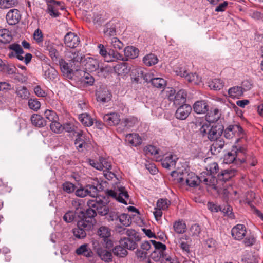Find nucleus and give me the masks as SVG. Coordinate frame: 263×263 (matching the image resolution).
Returning a JSON list of instances; mask_svg holds the SVG:
<instances>
[{"label":"nucleus","instance_id":"f257e3e1","mask_svg":"<svg viewBox=\"0 0 263 263\" xmlns=\"http://www.w3.org/2000/svg\"><path fill=\"white\" fill-rule=\"evenodd\" d=\"M205 172H202L200 176L198 177L192 172H189L185 169L184 170L174 171L171 175L176 177L178 182L184 184V182L190 187H195L199 185L200 183L203 182L205 184L216 188L217 179L211 175L205 176Z\"/></svg>","mask_w":263,"mask_h":263},{"label":"nucleus","instance_id":"f03ea898","mask_svg":"<svg viewBox=\"0 0 263 263\" xmlns=\"http://www.w3.org/2000/svg\"><path fill=\"white\" fill-rule=\"evenodd\" d=\"M109 196L116 199L119 202L127 205L129 201V195L125 187L121 185H117L114 190H110L107 191Z\"/></svg>","mask_w":263,"mask_h":263},{"label":"nucleus","instance_id":"7ed1b4c3","mask_svg":"<svg viewBox=\"0 0 263 263\" xmlns=\"http://www.w3.org/2000/svg\"><path fill=\"white\" fill-rule=\"evenodd\" d=\"M87 205L96 209V212L101 216L106 215L109 212L106 202L98 196L94 199L88 200Z\"/></svg>","mask_w":263,"mask_h":263},{"label":"nucleus","instance_id":"20e7f679","mask_svg":"<svg viewBox=\"0 0 263 263\" xmlns=\"http://www.w3.org/2000/svg\"><path fill=\"white\" fill-rule=\"evenodd\" d=\"M66 57L68 59L69 64L76 70H78L82 62H84L85 57L82 53L76 50H71L66 52Z\"/></svg>","mask_w":263,"mask_h":263},{"label":"nucleus","instance_id":"39448f33","mask_svg":"<svg viewBox=\"0 0 263 263\" xmlns=\"http://www.w3.org/2000/svg\"><path fill=\"white\" fill-rule=\"evenodd\" d=\"M97 234L102 238L100 242L104 247L109 249L113 246V242L110 239L111 236V230L106 226H101L97 231Z\"/></svg>","mask_w":263,"mask_h":263},{"label":"nucleus","instance_id":"423d86ee","mask_svg":"<svg viewBox=\"0 0 263 263\" xmlns=\"http://www.w3.org/2000/svg\"><path fill=\"white\" fill-rule=\"evenodd\" d=\"M92 246L100 258L105 261L109 262L112 259V254L110 252L103 249L102 244L100 243L98 239H93L92 241Z\"/></svg>","mask_w":263,"mask_h":263},{"label":"nucleus","instance_id":"0eeeda50","mask_svg":"<svg viewBox=\"0 0 263 263\" xmlns=\"http://www.w3.org/2000/svg\"><path fill=\"white\" fill-rule=\"evenodd\" d=\"M138 74V78L136 79L137 81L139 80L140 77H143L146 82L149 81L154 87L158 88L163 89L166 85L165 80L161 78H152L151 73H146L144 75L142 70H140Z\"/></svg>","mask_w":263,"mask_h":263},{"label":"nucleus","instance_id":"6e6552de","mask_svg":"<svg viewBox=\"0 0 263 263\" xmlns=\"http://www.w3.org/2000/svg\"><path fill=\"white\" fill-rule=\"evenodd\" d=\"M101 189L100 185L95 186L89 184L84 187H80L76 191V196L80 197H84L86 196H90L92 197H96L98 195V192Z\"/></svg>","mask_w":263,"mask_h":263},{"label":"nucleus","instance_id":"1a4fd4ad","mask_svg":"<svg viewBox=\"0 0 263 263\" xmlns=\"http://www.w3.org/2000/svg\"><path fill=\"white\" fill-rule=\"evenodd\" d=\"M224 136L228 139H231L234 137L240 136L242 134V128L238 125H230L225 130L223 129Z\"/></svg>","mask_w":263,"mask_h":263},{"label":"nucleus","instance_id":"9d476101","mask_svg":"<svg viewBox=\"0 0 263 263\" xmlns=\"http://www.w3.org/2000/svg\"><path fill=\"white\" fill-rule=\"evenodd\" d=\"M79 43L80 40L76 34L69 32L65 35L64 44L67 47L71 48H76Z\"/></svg>","mask_w":263,"mask_h":263},{"label":"nucleus","instance_id":"9b49d317","mask_svg":"<svg viewBox=\"0 0 263 263\" xmlns=\"http://www.w3.org/2000/svg\"><path fill=\"white\" fill-rule=\"evenodd\" d=\"M234 151L236 152L235 156L236 163L242 164L246 162L247 157V149L245 147L239 145H234Z\"/></svg>","mask_w":263,"mask_h":263},{"label":"nucleus","instance_id":"f8f14e48","mask_svg":"<svg viewBox=\"0 0 263 263\" xmlns=\"http://www.w3.org/2000/svg\"><path fill=\"white\" fill-rule=\"evenodd\" d=\"M223 132V127L221 125L212 126L208 133V138L210 141H214L221 138Z\"/></svg>","mask_w":263,"mask_h":263},{"label":"nucleus","instance_id":"ddd939ff","mask_svg":"<svg viewBox=\"0 0 263 263\" xmlns=\"http://www.w3.org/2000/svg\"><path fill=\"white\" fill-rule=\"evenodd\" d=\"M56 45L49 41H45L44 48L48 52L49 56L53 61H56L59 58V53L57 49Z\"/></svg>","mask_w":263,"mask_h":263},{"label":"nucleus","instance_id":"4468645a","mask_svg":"<svg viewBox=\"0 0 263 263\" xmlns=\"http://www.w3.org/2000/svg\"><path fill=\"white\" fill-rule=\"evenodd\" d=\"M247 231L246 227L241 224H238L234 227L231 230V234L235 239L241 240L246 235Z\"/></svg>","mask_w":263,"mask_h":263},{"label":"nucleus","instance_id":"2eb2a0df","mask_svg":"<svg viewBox=\"0 0 263 263\" xmlns=\"http://www.w3.org/2000/svg\"><path fill=\"white\" fill-rule=\"evenodd\" d=\"M192 110L190 105L184 104L177 108L175 112V117L180 120H185L190 115Z\"/></svg>","mask_w":263,"mask_h":263},{"label":"nucleus","instance_id":"dca6fc26","mask_svg":"<svg viewBox=\"0 0 263 263\" xmlns=\"http://www.w3.org/2000/svg\"><path fill=\"white\" fill-rule=\"evenodd\" d=\"M50 4H48L47 8V12L52 17H56L59 15L58 12L59 7L61 9L63 10L64 8L63 6H60L61 2L59 1H55L54 0L52 1L49 0L48 1Z\"/></svg>","mask_w":263,"mask_h":263},{"label":"nucleus","instance_id":"f3484780","mask_svg":"<svg viewBox=\"0 0 263 263\" xmlns=\"http://www.w3.org/2000/svg\"><path fill=\"white\" fill-rule=\"evenodd\" d=\"M59 64L63 75L67 78L71 79L73 76V71L75 69L71 66L69 62L67 63L64 59H61L59 60Z\"/></svg>","mask_w":263,"mask_h":263},{"label":"nucleus","instance_id":"a211bd4d","mask_svg":"<svg viewBox=\"0 0 263 263\" xmlns=\"http://www.w3.org/2000/svg\"><path fill=\"white\" fill-rule=\"evenodd\" d=\"M20 18V13L16 9H11L6 15L7 22L10 25H14L18 23Z\"/></svg>","mask_w":263,"mask_h":263},{"label":"nucleus","instance_id":"6ab92c4d","mask_svg":"<svg viewBox=\"0 0 263 263\" xmlns=\"http://www.w3.org/2000/svg\"><path fill=\"white\" fill-rule=\"evenodd\" d=\"M178 158L174 154L169 153L162 159H161V164L163 167L170 168L174 167L177 161Z\"/></svg>","mask_w":263,"mask_h":263},{"label":"nucleus","instance_id":"aec40b11","mask_svg":"<svg viewBox=\"0 0 263 263\" xmlns=\"http://www.w3.org/2000/svg\"><path fill=\"white\" fill-rule=\"evenodd\" d=\"M193 109L197 114H205L209 110V105L205 100L197 101L193 105Z\"/></svg>","mask_w":263,"mask_h":263},{"label":"nucleus","instance_id":"412c9836","mask_svg":"<svg viewBox=\"0 0 263 263\" xmlns=\"http://www.w3.org/2000/svg\"><path fill=\"white\" fill-rule=\"evenodd\" d=\"M104 121L109 125H116L119 123L120 118L119 115L115 112L107 114L103 116Z\"/></svg>","mask_w":263,"mask_h":263},{"label":"nucleus","instance_id":"4be33fe9","mask_svg":"<svg viewBox=\"0 0 263 263\" xmlns=\"http://www.w3.org/2000/svg\"><path fill=\"white\" fill-rule=\"evenodd\" d=\"M85 61H86L85 63L86 68L90 71H95L100 68V62L96 59L87 57L84 59V62Z\"/></svg>","mask_w":263,"mask_h":263},{"label":"nucleus","instance_id":"5701e85b","mask_svg":"<svg viewBox=\"0 0 263 263\" xmlns=\"http://www.w3.org/2000/svg\"><path fill=\"white\" fill-rule=\"evenodd\" d=\"M191 240L189 236L184 235H183L178 240V245L182 250L185 253L190 252V246Z\"/></svg>","mask_w":263,"mask_h":263},{"label":"nucleus","instance_id":"b1692460","mask_svg":"<svg viewBox=\"0 0 263 263\" xmlns=\"http://www.w3.org/2000/svg\"><path fill=\"white\" fill-rule=\"evenodd\" d=\"M186 96L187 93L184 90L181 89L179 90L175 93L173 102V104L175 105L184 104L186 102Z\"/></svg>","mask_w":263,"mask_h":263},{"label":"nucleus","instance_id":"393cba45","mask_svg":"<svg viewBox=\"0 0 263 263\" xmlns=\"http://www.w3.org/2000/svg\"><path fill=\"white\" fill-rule=\"evenodd\" d=\"M43 71L45 78L49 80H54L57 76L56 70L49 65H45L43 67Z\"/></svg>","mask_w":263,"mask_h":263},{"label":"nucleus","instance_id":"a878e982","mask_svg":"<svg viewBox=\"0 0 263 263\" xmlns=\"http://www.w3.org/2000/svg\"><path fill=\"white\" fill-rule=\"evenodd\" d=\"M151 257L155 261H163L165 260L167 261L170 262V263H172L171 262V258L170 257H167L166 255L164 254V253L162 252H160V250H154L151 254Z\"/></svg>","mask_w":263,"mask_h":263},{"label":"nucleus","instance_id":"bb28decb","mask_svg":"<svg viewBox=\"0 0 263 263\" xmlns=\"http://www.w3.org/2000/svg\"><path fill=\"white\" fill-rule=\"evenodd\" d=\"M214 142L211 146L210 150L214 155H217L223 148L225 142L222 138L214 140Z\"/></svg>","mask_w":263,"mask_h":263},{"label":"nucleus","instance_id":"cd10ccee","mask_svg":"<svg viewBox=\"0 0 263 263\" xmlns=\"http://www.w3.org/2000/svg\"><path fill=\"white\" fill-rule=\"evenodd\" d=\"M125 58L124 60H127L128 59H135L138 57L139 55V50L133 46H128L124 49Z\"/></svg>","mask_w":263,"mask_h":263},{"label":"nucleus","instance_id":"c85d7f7f","mask_svg":"<svg viewBox=\"0 0 263 263\" xmlns=\"http://www.w3.org/2000/svg\"><path fill=\"white\" fill-rule=\"evenodd\" d=\"M137 242L134 239L124 237L121 239L119 243L122 245L125 249L133 250L137 247Z\"/></svg>","mask_w":263,"mask_h":263},{"label":"nucleus","instance_id":"c756f323","mask_svg":"<svg viewBox=\"0 0 263 263\" xmlns=\"http://www.w3.org/2000/svg\"><path fill=\"white\" fill-rule=\"evenodd\" d=\"M125 140L132 146H136L142 142V139L137 134H129L126 136Z\"/></svg>","mask_w":263,"mask_h":263},{"label":"nucleus","instance_id":"7c9ffc66","mask_svg":"<svg viewBox=\"0 0 263 263\" xmlns=\"http://www.w3.org/2000/svg\"><path fill=\"white\" fill-rule=\"evenodd\" d=\"M235 171L234 169L224 170L218 174V179L225 182L234 176Z\"/></svg>","mask_w":263,"mask_h":263},{"label":"nucleus","instance_id":"2f4dec72","mask_svg":"<svg viewBox=\"0 0 263 263\" xmlns=\"http://www.w3.org/2000/svg\"><path fill=\"white\" fill-rule=\"evenodd\" d=\"M221 114L219 109L215 108L211 110L206 115V120L209 123L217 121L220 117Z\"/></svg>","mask_w":263,"mask_h":263},{"label":"nucleus","instance_id":"473e14b6","mask_svg":"<svg viewBox=\"0 0 263 263\" xmlns=\"http://www.w3.org/2000/svg\"><path fill=\"white\" fill-rule=\"evenodd\" d=\"M76 252L78 255H82L87 257H91L93 254L91 249L87 244L81 245L76 250Z\"/></svg>","mask_w":263,"mask_h":263},{"label":"nucleus","instance_id":"72a5a7b5","mask_svg":"<svg viewBox=\"0 0 263 263\" xmlns=\"http://www.w3.org/2000/svg\"><path fill=\"white\" fill-rule=\"evenodd\" d=\"M31 121L33 125L38 127H42L47 124L46 121L40 115L34 114L31 117Z\"/></svg>","mask_w":263,"mask_h":263},{"label":"nucleus","instance_id":"f704fd0d","mask_svg":"<svg viewBox=\"0 0 263 263\" xmlns=\"http://www.w3.org/2000/svg\"><path fill=\"white\" fill-rule=\"evenodd\" d=\"M143 62L146 66H151L158 63V59L154 54L150 53L143 57Z\"/></svg>","mask_w":263,"mask_h":263},{"label":"nucleus","instance_id":"c9c22d12","mask_svg":"<svg viewBox=\"0 0 263 263\" xmlns=\"http://www.w3.org/2000/svg\"><path fill=\"white\" fill-rule=\"evenodd\" d=\"M12 39L11 33L6 29L0 30V42L6 44L9 43Z\"/></svg>","mask_w":263,"mask_h":263},{"label":"nucleus","instance_id":"e433bc0d","mask_svg":"<svg viewBox=\"0 0 263 263\" xmlns=\"http://www.w3.org/2000/svg\"><path fill=\"white\" fill-rule=\"evenodd\" d=\"M229 96L232 98H239L243 95V91L240 86H234L228 90Z\"/></svg>","mask_w":263,"mask_h":263},{"label":"nucleus","instance_id":"4c0bfd02","mask_svg":"<svg viewBox=\"0 0 263 263\" xmlns=\"http://www.w3.org/2000/svg\"><path fill=\"white\" fill-rule=\"evenodd\" d=\"M96 96L98 101L105 103L110 100L111 94L108 91H97L96 92Z\"/></svg>","mask_w":263,"mask_h":263},{"label":"nucleus","instance_id":"58836bf2","mask_svg":"<svg viewBox=\"0 0 263 263\" xmlns=\"http://www.w3.org/2000/svg\"><path fill=\"white\" fill-rule=\"evenodd\" d=\"M97 48L99 54L104 58L105 61L107 62H111V60L109 58V51H107V49L105 48L104 45L99 44L98 45Z\"/></svg>","mask_w":263,"mask_h":263},{"label":"nucleus","instance_id":"ea45409f","mask_svg":"<svg viewBox=\"0 0 263 263\" xmlns=\"http://www.w3.org/2000/svg\"><path fill=\"white\" fill-rule=\"evenodd\" d=\"M205 176L211 175L213 177H215L214 175L217 173L219 170L218 165L216 162H213L208 164L206 166Z\"/></svg>","mask_w":263,"mask_h":263},{"label":"nucleus","instance_id":"a19ab883","mask_svg":"<svg viewBox=\"0 0 263 263\" xmlns=\"http://www.w3.org/2000/svg\"><path fill=\"white\" fill-rule=\"evenodd\" d=\"M16 71L17 69L14 66L12 65H6L5 62H4L0 69V71L8 75L15 74L16 73Z\"/></svg>","mask_w":263,"mask_h":263},{"label":"nucleus","instance_id":"79ce46f5","mask_svg":"<svg viewBox=\"0 0 263 263\" xmlns=\"http://www.w3.org/2000/svg\"><path fill=\"white\" fill-rule=\"evenodd\" d=\"M103 33L105 38L111 39V36L115 35L116 34L115 27L114 25L106 24L104 27Z\"/></svg>","mask_w":263,"mask_h":263},{"label":"nucleus","instance_id":"37998d69","mask_svg":"<svg viewBox=\"0 0 263 263\" xmlns=\"http://www.w3.org/2000/svg\"><path fill=\"white\" fill-rule=\"evenodd\" d=\"M114 254L119 257H124L127 254V251L122 245L116 246L112 250Z\"/></svg>","mask_w":263,"mask_h":263},{"label":"nucleus","instance_id":"c03bdc74","mask_svg":"<svg viewBox=\"0 0 263 263\" xmlns=\"http://www.w3.org/2000/svg\"><path fill=\"white\" fill-rule=\"evenodd\" d=\"M79 119L81 122L86 126H90L93 123V119L87 114H82L79 115Z\"/></svg>","mask_w":263,"mask_h":263},{"label":"nucleus","instance_id":"a18cd8bd","mask_svg":"<svg viewBox=\"0 0 263 263\" xmlns=\"http://www.w3.org/2000/svg\"><path fill=\"white\" fill-rule=\"evenodd\" d=\"M224 83L222 80L219 79H214L209 82V86L214 90H220L223 88Z\"/></svg>","mask_w":263,"mask_h":263},{"label":"nucleus","instance_id":"49530a36","mask_svg":"<svg viewBox=\"0 0 263 263\" xmlns=\"http://www.w3.org/2000/svg\"><path fill=\"white\" fill-rule=\"evenodd\" d=\"M114 70L119 75L127 73L129 72V69H128L127 64L125 63L117 64L114 67Z\"/></svg>","mask_w":263,"mask_h":263},{"label":"nucleus","instance_id":"de8ad7c7","mask_svg":"<svg viewBox=\"0 0 263 263\" xmlns=\"http://www.w3.org/2000/svg\"><path fill=\"white\" fill-rule=\"evenodd\" d=\"M235 153L236 152L234 151V146H233L231 151L224 155L223 162L226 164H231L234 162H236Z\"/></svg>","mask_w":263,"mask_h":263},{"label":"nucleus","instance_id":"09e8293b","mask_svg":"<svg viewBox=\"0 0 263 263\" xmlns=\"http://www.w3.org/2000/svg\"><path fill=\"white\" fill-rule=\"evenodd\" d=\"M173 228L177 233L182 234L185 231L186 224L182 220H178L174 222Z\"/></svg>","mask_w":263,"mask_h":263},{"label":"nucleus","instance_id":"8fccbe9b","mask_svg":"<svg viewBox=\"0 0 263 263\" xmlns=\"http://www.w3.org/2000/svg\"><path fill=\"white\" fill-rule=\"evenodd\" d=\"M77 226L86 231L91 230L93 227V224L91 221L86 220V218H84L78 222Z\"/></svg>","mask_w":263,"mask_h":263},{"label":"nucleus","instance_id":"3c124183","mask_svg":"<svg viewBox=\"0 0 263 263\" xmlns=\"http://www.w3.org/2000/svg\"><path fill=\"white\" fill-rule=\"evenodd\" d=\"M186 79L189 82L192 83L195 85H199L202 82L201 78L195 73H188L186 77Z\"/></svg>","mask_w":263,"mask_h":263},{"label":"nucleus","instance_id":"603ef678","mask_svg":"<svg viewBox=\"0 0 263 263\" xmlns=\"http://www.w3.org/2000/svg\"><path fill=\"white\" fill-rule=\"evenodd\" d=\"M120 223L124 226L128 227L130 225L132 220L129 215L127 214H122L120 216H117Z\"/></svg>","mask_w":263,"mask_h":263},{"label":"nucleus","instance_id":"864d4df0","mask_svg":"<svg viewBox=\"0 0 263 263\" xmlns=\"http://www.w3.org/2000/svg\"><path fill=\"white\" fill-rule=\"evenodd\" d=\"M110 44L114 49L121 50L124 46L123 43L116 37H112L110 39Z\"/></svg>","mask_w":263,"mask_h":263},{"label":"nucleus","instance_id":"5fc2aeb1","mask_svg":"<svg viewBox=\"0 0 263 263\" xmlns=\"http://www.w3.org/2000/svg\"><path fill=\"white\" fill-rule=\"evenodd\" d=\"M16 94L22 99H27L29 97V92L25 86L19 87L16 90Z\"/></svg>","mask_w":263,"mask_h":263},{"label":"nucleus","instance_id":"6e6d98bb","mask_svg":"<svg viewBox=\"0 0 263 263\" xmlns=\"http://www.w3.org/2000/svg\"><path fill=\"white\" fill-rule=\"evenodd\" d=\"M136 122V119L134 117L125 118L121 121V124L126 128L133 126Z\"/></svg>","mask_w":263,"mask_h":263},{"label":"nucleus","instance_id":"4d7b16f0","mask_svg":"<svg viewBox=\"0 0 263 263\" xmlns=\"http://www.w3.org/2000/svg\"><path fill=\"white\" fill-rule=\"evenodd\" d=\"M170 204V201L167 199H159L156 204V208L162 210H165L167 209Z\"/></svg>","mask_w":263,"mask_h":263},{"label":"nucleus","instance_id":"13d9d810","mask_svg":"<svg viewBox=\"0 0 263 263\" xmlns=\"http://www.w3.org/2000/svg\"><path fill=\"white\" fill-rule=\"evenodd\" d=\"M17 4L16 0H0V8L6 9L10 8Z\"/></svg>","mask_w":263,"mask_h":263},{"label":"nucleus","instance_id":"bf43d9fd","mask_svg":"<svg viewBox=\"0 0 263 263\" xmlns=\"http://www.w3.org/2000/svg\"><path fill=\"white\" fill-rule=\"evenodd\" d=\"M51 130L55 133H61L63 130V126L57 121H54L50 125Z\"/></svg>","mask_w":263,"mask_h":263},{"label":"nucleus","instance_id":"052dcab7","mask_svg":"<svg viewBox=\"0 0 263 263\" xmlns=\"http://www.w3.org/2000/svg\"><path fill=\"white\" fill-rule=\"evenodd\" d=\"M44 115L45 118L51 122L57 121L58 119V117L56 113L53 110L47 109L45 111Z\"/></svg>","mask_w":263,"mask_h":263},{"label":"nucleus","instance_id":"680f3d73","mask_svg":"<svg viewBox=\"0 0 263 263\" xmlns=\"http://www.w3.org/2000/svg\"><path fill=\"white\" fill-rule=\"evenodd\" d=\"M28 104L29 108L35 111H37L41 107L40 102L36 99H29Z\"/></svg>","mask_w":263,"mask_h":263},{"label":"nucleus","instance_id":"e2e57ef3","mask_svg":"<svg viewBox=\"0 0 263 263\" xmlns=\"http://www.w3.org/2000/svg\"><path fill=\"white\" fill-rule=\"evenodd\" d=\"M144 152L147 155H156L158 154V149L153 145H148L144 147Z\"/></svg>","mask_w":263,"mask_h":263},{"label":"nucleus","instance_id":"0e129e2a","mask_svg":"<svg viewBox=\"0 0 263 263\" xmlns=\"http://www.w3.org/2000/svg\"><path fill=\"white\" fill-rule=\"evenodd\" d=\"M86 231L82 229L81 228L77 227L73 230V234L76 237L81 239L85 237L86 236Z\"/></svg>","mask_w":263,"mask_h":263},{"label":"nucleus","instance_id":"69168bd1","mask_svg":"<svg viewBox=\"0 0 263 263\" xmlns=\"http://www.w3.org/2000/svg\"><path fill=\"white\" fill-rule=\"evenodd\" d=\"M63 190L65 192L70 194L75 190V186L70 182H66L62 185Z\"/></svg>","mask_w":263,"mask_h":263},{"label":"nucleus","instance_id":"338daca9","mask_svg":"<svg viewBox=\"0 0 263 263\" xmlns=\"http://www.w3.org/2000/svg\"><path fill=\"white\" fill-rule=\"evenodd\" d=\"M33 39L36 41V42L39 44H42L43 40V35L42 32V31L37 29L35 30L33 34Z\"/></svg>","mask_w":263,"mask_h":263},{"label":"nucleus","instance_id":"774afa93","mask_svg":"<svg viewBox=\"0 0 263 263\" xmlns=\"http://www.w3.org/2000/svg\"><path fill=\"white\" fill-rule=\"evenodd\" d=\"M109 54H110L109 58L111 60V62L116 61V60L125 61L124 58L123 57V55L117 51H115L114 50H110Z\"/></svg>","mask_w":263,"mask_h":263}]
</instances>
